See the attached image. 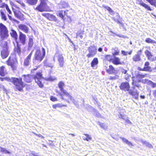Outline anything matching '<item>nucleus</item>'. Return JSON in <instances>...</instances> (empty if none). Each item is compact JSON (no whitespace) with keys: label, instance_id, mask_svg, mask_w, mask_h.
I'll use <instances>...</instances> for the list:
<instances>
[{"label":"nucleus","instance_id":"f257e3e1","mask_svg":"<svg viewBox=\"0 0 156 156\" xmlns=\"http://www.w3.org/2000/svg\"><path fill=\"white\" fill-rule=\"evenodd\" d=\"M22 78L27 83H30L34 79L36 83L40 87L42 88L44 86L42 83L44 81V78L42 74L40 72L37 73L36 75H34L31 74L24 75H23Z\"/></svg>","mask_w":156,"mask_h":156},{"label":"nucleus","instance_id":"f03ea898","mask_svg":"<svg viewBox=\"0 0 156 156\" xmlns=\"http://www.w3.org/2000/svg\"><path fill=\"white\" fill-rule=\"evenodd\" d=\"M7 81L11 82L15 86L16 88L19 91H21L24 86V83L22 81V78L19 79L15 77H11L10 78H7Z\"/></svg>","mask_w":156,"mask_h":156},{"label":"nucleus","instance_id":"7ed1b4c3","mask_svg":"<svg viewBox=\"0 0 156 156\" xmlns=\"http://www.w3.org/2000/svg\"><path fill=\"white\" fill-rule=\"evenodd\" d=\"M34 9L40 12L49 11V9L46 3V0H41L40 4Z\"/></svg>","mask_w":156,"mask_h":156},{"label":"nucleus","instance_id":"20e7f679","mask_svg":"<svg viewBox=\"0 0 156 156\" xmlns=\"http://www.w3.org/2000/svg\"><path fill=\"white\" fill-rule=\"evenodd\" d=\"M45 55V51L44 48H42V51L37 50L34 54V58L39 62H41L44 58Z\"/></svg>","mask_w":156,"mask_h":156},{"label":"nucleus","instance_id":"39448f33","mask_svg":"<svg viewBox=\"0 0 156 156\" xmlns=\"http://www.w3.org/2000/svg\"><path fill=\"white\" fill-rule=\"evenodd\" d=\"M9 36L8 31L5 26L2 23H0V38L4 39Z\"/></svg>","mask_w":156,"mask_h":156},{"label":"nucleus","instance_id":"423d86ee","mask_svg":"<svg viewBox=\"0 0 156 156\" xmlns=\"http://www.w3.org/2000/svg\"><path fill=\"white\" fill-rule=\"evenodd\" d=\"M55 58H57L59 67H63L64 65V61L62 55L59 52H56L53 59L54 61H55Z\"/></svg>","mask_w":156,"mask_h":156},{"label":"nucleus","instance_id":"0eeeda50","mask_svg":"<svg viewBox=\"0 0 156 156\" xmlns=\"http://www.w3.org/2000/svg\"><path fill=\"white\" fill-rule=\"evenodd\" d=\"M19 37L18 40L19 41V43H21L22 45H24L26 42V36L21 31H19Z\"/></svg>","mask_w":156,"mask_h":156},{"label":"nucleus","instance_id":"6e6552de","mask_svg":"<svg viewBox=\"0 0 156 156\" xmlns=\"http://www.w3.org/2000/svg\"><path fill=\"white\" fill-rule=\"evenodd\" d=\"M17 62L16 59L15 57H10L6 62L7 65L10 66L13 69H15V65Z\"/></svg>","mask_w":156,"mask_h":156},{"label":"nucleus","instance_id":"1a4fd4ad","mask_svg":"<svg viewBox=\"0 0 156 156\" xmlns=\"http://www.w3.org/2000/svg\"><path fill=\"white\" fill-rule=\"evenodd\" d=\"M89 53L87 55L88 58L93 57L96 53L97 49L95 47L91 46L88 48Z\"/></svg>","mask_w":156,"mask_h":156},{"label":"nucleus","instance_id":"9d476101","mask_svg":"<svg viewBox=\"0 0 156 156\" xmlns=\"http://www.w3.org/2000/svg\"><path fill=\"white\" fill-rule=\"evenodd\" d=\"M64 86V83L62 81L60 82L58 84V87L59 88L61 91L63 93V95L66 96H69L70 98H71V97L70 96L69 94L64 89L63 87Z\"/></svg>","mask_w":156,"mask_h":156},{"label":"nucleus","instance_id":"9b49d317","mask_svg":"<svg viewBox=\"0 0 156 156\" xmlns=\"http://www.w3.org/2000/svg\"><path fill=\"white\" fill-rule=\"evenodd\" d=\"M42 15L45 17H46L50 21H54L55 22L57 21V19L56 17L52 14L50 13H43Z\"/></svg>","mask_w":156,"mask_h":156},{"label":"nucleus","instance_id":"f8f14e48","mask_svg":"<svg viewBox=\"0 0 156 156\" xmlns=\"http://www.w3.org/2000/svg\"><path fill=\"white\" fill-rule=\"evenodd\" d=\"M121 90H124L125 91H128L130 88L129 84L128 83L123 82L122 83L120 86Z\"/></svg>","mask_w":156,"mask_h":156},{"label":"nucleus","instance_id":"ddd939ff","mask_svg":"<svg viewBox=\"0 0 156 156\" xmlns=\"http://www.w3.org/2000/svg\"><path fill=\"white\" fill-rule=\"evenodd\" d=\"M11 36L14 38L16 42L18 41V35L16 31L12 28L10 31Z\"/></svg>","mask_w":156,"mask_h":156},{"label":"nucleus","instance_id":"4468645a","mask_svg":"<svg viewBox=\"0 0 156 156\" xmlns=\"http://www.w3.org/2000/svg\"><path fill=\"white\" fill-rule=\"evenodd\" d=\"M107 71L109 74H116L118 73L117 69H115L112 65L109 66V68L107 69Z\"/></svg>","mask_w":156,"mask_h":156},{"label":"nucleus","instance_id":"2eb2a0df","mask_svg":"<svg viewBox=\"0 0 156 156\" xmlns=\"http://www.w3.org/2000/svg\"><path fill=\"white\" fill-rule=\"evenodd\" d=\"M32 54V52H31L24 59V65L25 66H27L29 65Z\"/></svg>","mask_w":156,"mask_h":156},{"label":"nucleus","instance_id":"dca6fc26","mask_svg":"<svg viewBox=\"0 0 156 156\" xmlns=\"http://www.w3.org/2000/svg\"><path fill=\"white\" fill-rule=\"evenodd\" d=\"M18 28L23 31L25 33H27L29 31V28L26 25L24 24H20L18 26Z\"/></svg>","mask_w":156,"mask_h":156},{"label":"nucleus","instance_id":"f3484780","mask_svg":"<svg viewBox=\"0 0 156 156\" xmlns=\"http://www.w3.org/2000/svg\"><path fill=\"white\" fill-rule=\"evenodd\" d=\"M112 63L115 65H122L123 62H121L120 59L118 57L115 56L112 59Z\"/></svg>","mask_w":156,"mask_h":156},{"label":"nucleus","instance_id":"a211bd4d","mask_svg":"<svg viewBox=\"0 0 156 156\" xmlns=\"http://www.w3.org/2000/svg\"><path fill=\"white\" fill-rule=\"evenodd\" d=\"M9 54V51L8 49H3L1 52V55L2 58H6Z\"/></svg>","mask_w":156,"mask_h":156},{"label":"nucleus","instance_id":"6ab92c4d","mask_svg":"<svg viewBox=\"0 0 156 156\" xmlns=\"http://www.w3.org/2000/svg\"><path fill=\"white\" fill-rule=\"evenodd\" d=\"M149 62H146L144 64V67L143 69H140V70L144 71H151V68L150 66H149Z\"/></svg>","mask_w":156,"mask_h":156},{"label":"nucleus","instance_id":"aec40b11","mask_svg":"<svg viewBox=\"0 0 156 156\" xmlns=\"http://www.w3.org/2000/svg\"><path fill=\"white\" fill-rule=\"evenodd\" d=\"M129 94L133 96L134 98L136 99H138L139 92L136 90L135 91H133L130 90L129 92Z\"/></svg>","mask_w":156,"mask_h":156},{"label":"nucleus","instance_id":"412c9836","mask_svg":"<svg viewBox=\"0 0 156 156\" xmlns=\"http://www.w3.org/2000/svg\"><path fill=\"white\" fill-rule=\"evenodd\" d=\"M0 42V46L3 48V49H8L7 44L6 41L4 39H1Z\"/></svg>","mask_w":156,"mask_h":156},{"label":"nucleus","instance_id":"4be33fe9","mask_svg":"<svg viewBox=\"0 0 156 156\" xmlns=\"http://www.w3.org/2000/svg\"><path fill=\"white\" fill-rule=\"evenodd\" d=\"M139 4L141 6L144 7L146 9H147L148 11H151L152 10V9L148 5L146 4L142 1H141L140 2Z\"/></svg>","mask_w":156,"mask_h":156},{"label":"nucleus","instance_id":"5701e85b","mask_svg":"<svg viewBox=\"0 0 156 156\" xmlns=\"http://www.w3.org/2000/svg\"><path fill=\"white\" fill-rule=\"evenodd\" d=\"M139 4L141 6L144 7L146 9H147L148 11H151L152 10V9L148 5L146 4L142 1H141L140 2Z\"/></svg>","mask_w":156,"mask_h":156},{"label":"nucleus","instance_id":"b1692460","mask_svg":"<svg viewBox=\"0 0 156 156\" xmlns=\"http://www.w3.org/2000/svg\"><path fill=\"white\" fill-rule=\"evenodd\" d=\"M141 55V53L139 54V52H137V54L134 55L133 58V59L134 61H139L141 60L140 58V55Z\"/></svg>","mask_w":156,"mask_h":156},{"label":"nucleus","instance_id":"393cba45","mask_svg":"<svg viewBox=\"0 0 156 156\" xmlns=\"http://www.w3.org/2000/svg\"><path fill=\"white\" fill-rule=\"evenodd\" d=\"M59 5L61 9L66 8L68 7L69 6L68 4L66 2H61Z\"/></svg>","mask_w":156,"mask_h":156},{"label":"nucleus","instance_id":"a878e982","mask_svg":"<svg viewBox=\"0 0 156 156\" xmlns=\"http://www.w3.org/2000/svg\"><path fill=\"white\" fill-rule=\"evenodd\" d=\"M17 44V46L15 47L14 51L15 52H16L19 55H20L21 52V48L19 45L18 41L16 42Z\"/></svg>","mask_w":156,"mask_h":156},{"label":"nucleus","instance_id":"bb28decb","mask_svg":"<svg viewBox=\"0 0 156 156\" xmlns=\"http://www.w3.org/2000/svg\"><path fill=\"white\" fill-rule=\"evenodd\" d=\"M120 138L122 139V141L123 142L127 144L129 146L132 147L133 146L132 143L131 142L129 141L126 138L123 137H121Z\"/></svg>","mask_w":156,"mask_h":156},{"label":"nucleus","instance_id":"cd10ccee","mask_svg":"<svg viewBox=\"0 0 156 156\" xmlns=\"http://www.w3.org/2000/svg\"><path fill=\"white\" fill-rule=\"evenodd\" d=\"M140 141L143 144H145L146 146L147 147L150 148L153 147L152 145L151 144L146 141L143 140H141Z\"/></svg>","mask_w":156,"mask_h":156},{"label":"nucleus","instance_id":"c85d7f7f","mask_svg":"<svg viewBox=\"0 0 156 156\" xmlns=\"http://www.w3.org/2000/svg\"><path fill=\"white\" fill-rule=\"evenodd\" d=\"M67 105H62L61 104H57L55 105H52V107L55 109H56L57 108H62L63 107H66Z\"/></svg>","mask_w":156,"mask_h":156},{"label":"nucleus","instance_id":"c756f323","mask_svg":"<svg viewBox=\"0 0 156 156\" xmlns=\"http://www.w3.org/2000/svg\"><path fill=\"white\" fill-rule=\"evenodd\" d=\"M98 62V59L97 58H94L91 62V65L92 67H94L95 65H97Z\"/></svg>","mask_w":156,"mask_h":156},{"label":"nucleus","instance_id":"7c9ffc66","mask_svg":"<svg viewBox=\"0 0 156 156\" xmlns=\"http://www.w3.org/2000/svg\"><path fill=\"white\" fill-rule=\"evenodd\" d=\"M103 7L105 8L107 10H108L109 12L111 14H113L114 13V11L113 10L109 7L108 6L103 5H102Z\"/></svg>","mask_w":156,"mask_h":156},{"label":"nucleus","instance_id":"2f4dec72","mask_svg":"<svg viewBox=\"0 0 156 156\" xmlns=\"http://www.w3.org/2000/svg\"><path fill=\"white\" fill-rule=\"evenodd\" d=\"M5 68L3 66H2L0 68V75L1 76H3L5 75Z\"/></svg>","mask_w":156,"mask_h":156},{"label":"nucleus","instance_id":"473e14b6","mask_svg":"<svg viewBox=\"0 0 156 156\" xmlns=\"http://www.w3.org/2000/svg\"><path fill=\"white\" fill-rule=\"evenodd\" d=\"M32 36H30L29 37V42H28V46L30 48H31L34 44Z\"/></svg>","mask_w":156,"mask_h":156},{"label":"nucleus","instance_id":"72a5a7b5","mask_svg":"<svg viewBox=\"0 0 156 156\" xmlns=\"http://www.w3.org/2000/svg\"><path fill=\"white\" fill-rule=\"evenodd\" d=\"M84 31L83 30H80L78 31L76 34V37H80L81 39L83 37L82 34H83Z\"/></svg>","mask_w":156,"mask_h":156},{"label":"nucleus","instance_id":"f704fd0d","mask_svg":"<svg viewBox=\"0 0 156 156\" xmlns=\"http://www.w3.org/2000/svg\"><path fill=\"white\" fill-rule=\"evenodd\" d=\"M27 2L30 5H34L37 2V0H27Z\"/></svg>","mask_w":156,"mask_h":156},{"label":"nucleus","instance_id":"c9c22d12","mask_svg":"<svg viewBox=\"0 0 156 156\" xmlns=\"http://www.w3.org/2000/svg\"><path fill=\"white\" fill-rule=\"evenodd\" d=\"M0 15L1 16L2 20H4V21H6L7 18L6 17L5 15L4 12L0 10Z\"/></svg>","mask_w":156,"mask_h":156},{"label":"nucleus","instance_id":"e433bc0d","mask_svg":"<svg viewBox=\"0 0 156 156\" xmlns=\"http://www.w3.org/2000/svg\"><path fill=\"white\" fill-rule=\"evenodd\" d=\"M145 41L148 43L156 44V41L153 40L150 38H147L146 39Z\"/></svg>","mask_w":156,"mask_h":156},{"label":"nucleus","instance_id":"4c0bfd02","mask_svg":"<svg viewBox=\"0 0 156 156\" xmlns=\"http://www.w3.org/2000/svg\"><path fill=\"white\" fill-rule=\"evenodd\" d=\"M0 151L2 153H4L5 154H10L11 152L7 150L5 148H2L0 146Z\"/></svg>","mask_w":156,"mask_h":156},{"label":"nucleus","instance_id":"58836bf2","mask_svg":"<svg viewBox=\"0 0 156 156\" xmlns=\"http://www.w3.org/2000/svg\"><path fill=\"white\" fill-rule=\"evenodd\" d=\"M121 72L122 73H123L124 74H126V76L125 78L126 80H128V79L129 76V75L127 73V70L122 69L121 70Z\"/></svg>","mask_w":156,"mask_h":156},{"label":"nucleus","instance_id":"ea45409f","mask_svg":"<svg viewBox=\"0 0 156 156\" xmlns=\"http://www.w3.org/2000/svg\"><path fill=\"white\" fill-rule=\"evenodd\" d=\"M120 17L117 14L116 16V18H115V17L112 18V19L114 20L117 23L119 24H122L121 22L119 21L118 20V18Z\"/></svg>","mask_w":156,"mask_h":156},{"label":"nucleus","instance_id":"a19ab883","mask_svg":"<svg viewBox=\"0 0 156 156\" xmlns=\"http://www.w3.org/2000/svg\"><path fill=\"white\" fill-rule=\"evenodd\" d=\"M151 5L155 6H156V0H146Z\"/></svg>","mask_w":156,"mask_h":156},{"label":"nucleus","instance_id":"79ce46f5","mask_svg":"<svg viewBox=\"0 0 156 156\" xmlns=\"http://www.w3.org/2000/svg\"><path fill=\"white\" fill-rule=\"evenodd\" d=\"M146 81L152 87L154 88L156 86V83L153 82H152L149 80H146Z\"/></svg>","mask_w":156,"mask_h":156},{"label":"nucleus","instance_id":"37998d69","mask_svg":"<svg viewBox=\"0 0 156 156\" xmlns=\"http://www.w3.org/2000/svg\"><path fill=\"white\" fill-rule=\"evenodd\" d=\"M57 14L61 18L63 19L64 18V16L63 15V11L62 10L59 11L57 12Z\"/></svg>","mask_w":156,"mask_h":156},{"label":"nucleus","instance_id":"c03bdc74","mask_svg":"<svg viewBox=\"0 0 156 156\" xmlns=\"http://www.w3.org/2000/svg\"><path fill=\"white\" fill-rule=\"evenodd\" d=\"M105 58L108 61H111L112 62V59L113 58H112V56L110 55H106L105 57Z\"/></svg>","mask_w":156,"mask_h":156},{"label":"nucleus","instance_id":"a18cd8bd","mask_svg":"<svg viewBox=\"0 0 156 156\" xmlns=\"http://www.w3.org/2000/svg\"><path fill=\"white\" fill-rule=\"evenodd\" d=\"M145 54L147 56V58L148 57L151 56L152 55L151 52H150L148 50H146L145 52Z\"/></svg>","mask_w":156,"mask_h":156},{"label":"nucleus","instance_id":"49530a36","mask_svg":"<svg viewBox=\"0 0 156 156\" xmlns=\"http://www.w3.org/2000/svg\"><path fill=\"white\" fill-rule=\"evenodd\" d=\"M99 125L103 129H107V126L104 123H100Z\"/></svg>","mask_w":156,"mask_h":156},{"label":"nucleus","instance_id":"de8ad7c7","mask_svg":"<svg viewBox=\"0 0 156 156\" xmlns=\"http://www.w3.org/2000/svg\"><path fill=\"white\" fill-rule=\"evenodd\" d=\"M146 76V75H143L140 74H137L136 75V77L137 78H144Z\"/></svg>","mask_w":156,"mask_h":156},{"label":"nucleus","instance_id":"09e8293b","mask_svg":"<svg viewBox=\"0 0 156 156\" xmlns=\"http://www.w3.org/2000/svg\"><path fill=\"white\" fill-rule=\"evenodd\" d=\"M70 96L71 97L70 98L69 96H66L67 97L69 98L74 103L75 105H77V102H76L75 100L72 98V96L70 95Z\"/></svg>","mask_w":156,"mask_h":156},{"label":"nucleus","instance_id":"8fccbe9b","mask_svg":"<svg viewBox=\"0 0 156 156\" xmlns=\"http://www.w3.org/2000/svg\"><path fill=\"white\" fill-rule=\"evenodd\" d=\"M70 96L71 97L70 98L69 96H66L67 97L69 98L74 103L75 105H77V102H76L75 100L72 98V96L70 95Z\"/></svg>","mask_w":156,"mask_h":156},{"label":"nucleus","instance_id":"3c124183","mask_svg":"<svg viewBox=\"0 0 156 156\" xmlns=\"http://www.w3.org/2000/svg\"><path fill=\"white\" fill-rule=\"evenodd\" d=\"M147 58L149 60L151 61L155 60L156 59V57L153 56L152 55L151 56L148 57Z\"/></svg>","mask_w":156,"mask_h":156},{"label":"nucleus","instance_id":"603ef678","mask_svg":"<svg viewBox=\"0 0 156 156\" xmlns=\"http://www.w3.org/2000/svg\"><path fill=\"white\" fill-rule=\"evenodd\" d=\"M5 7L6 9L9 12V14H12V12L9 9L8 6L7 4H6Z\"/></svg>","mask_w":156,"mask_h":156},{"label":"nucleus","instance_id":"864d4df0","mask_svg":"<svg viewBox=\"0 0 156 156\" xmlns=\"http://www.w3.org/2000/svg\"><path fill=\"white\" fill-rule=\"evenodd\" d=\"M114 51H115V52H113L112 54L113 55V56L116 55H118L119 54V51H118V49H116V50L115 49H114Z\"/></svg>","mask_w":156,"mask_h":156},{"label":"nucleus","instance_id":"5fc2aeb1","mask_svg":"<svg viewBox=\"0 0 156 156\" xmlns=\"http://www.w3.org/2000/svg\"><path fill=\"white\" fill-rule=\"evenodd\" d=\"M6 5V4L2 2V0H0V7L3 8Z\"/></svg>","mask_w":156,"mask_h":156},{"label":"nucleus","instance_id":"6e6d98bb","mask_svg":"<svg viewBox=\"0 0 156 156\" xmlns=\"http://www.w3.org/2000/svg\"><path fill=\"white\" fill-rule=\"evenodd\" d=\"M119 76L117 75H115L114 76H110L109 79L111 80H115L119 78Z\"/></svg>","mask_w":156,"mask_h":156},{"label":"nucleus","instance_id":"4d7b16f0","mask_svg":"<svg viewBox=\"0 0 156 156\" xmlns=\"http://www.w3.org/2000/svg\"><path fill=\"white\" fill-rule=\"evenodd\" d=\"M84 135L87 137V138L88 139V141L89 140H91L92 139V137L90 135L88 134H84Z\"/></svg>","mask_w":156,"mask_h":156},{"label":"nucleus","instance_id":"13d9d810","mask_svg":"<svg viewBox=\"0 0 156 156\" xmlns=\"http://www.w3.org/2000/svg\"><path fill=\"white\" fill-rule=\"evenodd\" d=\"M32 133L34 134H35L38 137H41V138H43V139H44V137L42 136L41 135V134H36V133H34V132H32Z\"/></svg>","mask_w":156,"mask_h":156},{"label":"nucleus","instance_id":"bf43d9fd","mask_svg":"<svg viewBox=\"0 0 156 156\" xmlns=\"http://www.w3.org/2000/svg\"><path fill=\"white\" fill-rule=\"evenodd\" d=\"M110 32L114 34L115 35H116L118 36H119L120 37H124V36L123 35H122V34L119 35V34H117L115 33H113L112 31H110Z\"/></svg>","mask_w":156,"mask_h":156},{"label":"nucleus","instance_id":"052dcab7","mask_svg":"<svg viewBox=\"0 0 156 156\" xmlns=\"http://www.w3.org/2000/svg\"><path fill=\"white\" fill-rule=\"evenodd\" d=\"M50 100L53 101H56L57 100L56 98L53 96H51V97Z\"/></svg>","mask_w":156,"mask_h":156},{"label":"nucleus","instance_id":"680f3d73","mask_svg":"<svg viewBox=\"0 0 156 156\" xmlns=\"http://www.w3.org/2000/svg\"><path fill=\"white\" fill-rule=\"evenodd\" d=\"M18 3H20L21 5L23 7H25V5L24 3H23V2H22L20 1V0H17L16 1Z\"/></svg>","mask_w":156,"mask_h":156},{"label":"nucleus","instance_id":"e2e57ef3","mask_svg":"<svg viewBox=\"0 0 156 156\" xmlns=\"http://www.w3.org/2000/svg\"><path fill=\"white\" fill-rule=\"evenodd\" d=\"M56 79V78L55 77H50L48 78V80L51 81L54 80Z\"/></svg>","mask_w":156,"mask_h":156},{"label":"nucleus","instance_id":"0e129e2a","mask_svg":"<svg viewBox=\"0 0 156 156\" xmlns=\"http://www.w3.org/2000/svg\"><path fill=\"white\" fill-rule=\"evenodd\" d=\"M46 66H47L50 67L51 68H52L53 67V65H52L51 64H49V63L47 64L46 65Z\"/></svg>","mask_w":156,"mask_h":156},{"label":"nucleus","instance_id":"69168bd1","mask_svg":"<svg viewBox=\"0 0 156 156\" xmlns=\"http://www.w3.org/2000/svg\"><path fill=\"white\" fill-rule=\"evenodd\" d=\"M57 92L58 93V94L60 96L61 99H64V98L62 96V94L58 92V91H57Z\"/></svg>","mask_w":156,"mask_h":156},{"label":"nucleus","instance_id":"338daca9","mask_svg":"<svg viewBox=\"0 0 156 156\" xmlns=\"http://www.w3.org/2000/svg\"><path fill=\"white\" fill-rule=\"evenodd\" d=\"M152 94L154 97L156 98V90L152 91Z\"/></svg>","mask_w":156,"mask_h":156},{"label":"nucleus","instance_id":"774afa93","mask_svg":"<svg viewBox=\"0 0 156 156\" xmlns=\"http://www.w3.org/2000/svg\"><path fill=\"white\" fill-rule=\"evenodd\" d=\"M128 53V52H126L125 51H124L122 50V54L123 55H127V54Z\"/></svg>","mask_w":156,"mask_h":156}]
</instances>
